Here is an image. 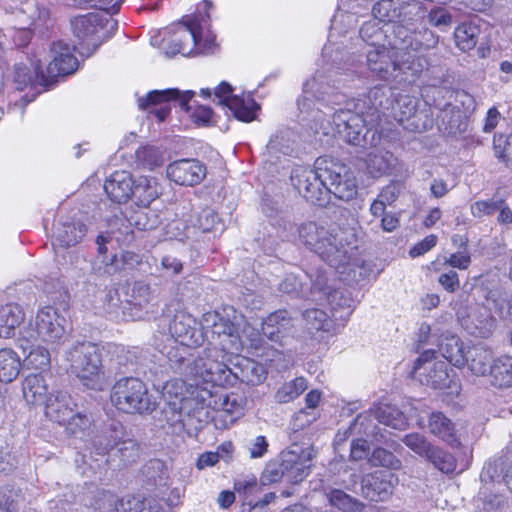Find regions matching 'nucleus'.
<instances>
[{"label": "nucleus", "mask_w": 512, "mask_h": 512, "mask_svg": "<svg viewBox=\"0 0 512 512\" xmlns=\"http://www.w3.org/2000/svg\"><path fill=\"white\" fill-rule=\"evenodd\" d=\"M385 92L380 87H374L368 92L369 105L365 99L352 100L344 108L332 112L323 111L319 103L317 114L314 116L319 128L317 132L324 135L338 134L344 141L352 145L366 144L368 124L377 120L379 109L383 106Z\"/></svg>", "instance_id": "f257e3e1"}, {"label": "nucleus", "mask_w": 512, "mask_h": 512, "mask_svg": "<svg viewBox=\"0 0 512 512\" xmlns=\"http://www.w3.org/2000/svg\"><path fill=\"white\" fill-rule=\"evenodd\" d=\"M163 397V414L175 434L198 429L208 417L206 408L211 405L212 394L207 388L188 387L183 380H171L163 387Z\"/></svg>", "instance_id": "f03ea898"}, {"label": "nucleus", "mask_w": 512, "mask_h": 512, "mask_svg": "<svg viewBox=\"0 0 512 512\" xmlns=\"http://www.w3.org/2000/svg\"><path fill=\"white\" fill-rule=\"evenodd\" d=\"M212 3L204 0L197 9V14L186 15L177 24L163 31L160 48L167 56L181 54L194 56L211 54L216 49V37L207 28L209 9Z\"/></svg>", "instance_id": "7ed1b4c3"}, {"label": "nucleus", "mask_w": 512, "mask_h": 512, "mask_svg": "<svg viewBox=\"0 0 512 512\" xmlns=\"http://www.w3.org/2000/svg\"><path fill=\"white\" fill-rule=\"evenodd\" d=\"M427 66L424 57L413 53H400L389 45L366 50V67L377 79L398 86L411 85Z\"/></svg>", "instance_id": "20e7f679"}, {"label": "nucleus", "mask_w": 512, "mask_h": 512, "mask_svg": "<svg viewBox=\"0 0 512 512\" xmlns=\"http://www.w3.org/2000/svg\"><path fill=\"white\" fill-rule=\"evenodd\" d=\"M281 225L282 237L290 240L297 231L300 241L330 266L339 268L348 263L349 252L343 231L326 228L316 222L303 223L296 228L292 222L282 220Z\"/></svg>", "instance_id": "39448f33"}, {"label": "nucleus", "mask_w": 512, "mask_h": 512, "mask_svg": "<svg viewBox=\"0 0 512 512\" xmlns=\"http://www.w3.org/2000/svg\"><path fill=\"white\" fill-rule=\"evenodd\" d=\"M68 371L77 377L86 388L102 391L108 385L103 369L101 351L97 344L77 340L64 353Z\"/></svg>", "instance_id": "423d86ee"}, {"label": "nucleus", "mask_w": 512, "mask_h": 512, "mask_svg": "<svg viewBox=\"0 0 512 512\" xmlns=\"http://www.w3.org/2000/svg\"><path fill=\"white\" fill-rule=\"evenodd\" d=\"M362 62L355 60L352 56H346L336 53L332 57V68L327 73L318 71L311 79L307 80L303 86V96L298 100V108L301 112H308L311 108L312 98L319 99L328 92L330 87H340L338 75L346 74L350 77H360L362 73Z\"/></svg>", "instance_id": "0eeeda50"}, {"label": "nucleus", "mask_w": 512, "mask_h": 512, "mask_svg": "<svg viewBox=\"0 0 512 512\" xmlns=\"http://www.w3.org/2000/svg\"><path fill=\"white\" fill-rule=\"evenodd\" d=\"M111 403L120 412L146 415L156 409L146 384L137 377H123L111 389Z\"/></svg>", "instance_id": "6e6552de"}, {"label": "nucleus", "mask_w": 512, "mask_h": 512, "mask_svg": "<svg viewBox=\"0 0 512 512\" xmlns=\"http://www.w3.org/2000/svg\"><path fill=\"white\" fill-rule=\"evenodd\" d=\"M223 357L222 351L216 348L205 349L193 357L185 368V376L195 384L187 386L200 388V382L217 386L232 384L233 371L220 360Z\"/></svg>", "instance_id": "1a4fd4ad"}, {"label": "nucleus", "mask_w": 512, "mask_h": 512, "mask_svg": "<svg viewBox=\"0 0 512 512\" xmlns=\"http://www.w3.org/2000/svg\"><path fill=\"white\" fill-rule=\"evenodd\" d=\"M223 357L222 351L216 348L205 349L193 357L185 368V376L195 384L187 386L200 388V382L217 386L232 384L233 371L220 360Z\"/></svg>", "instance_id": "9d476101"}, {"label": "nucleus", "mask_w": 512, "mask_h": 512, "mask_svg": "<svg viewBox=\"0 0 512 512\" xmlns=\"http://www.w3.org/2000/svg\"><path fill=\"white\" fill-rule=\"evenodd\" d=\"M65 322V318L59 314L56 308L44 306L38 309L35 317L20 330V335L26 341L60 344L66 335Z\"/></svg>", "instance_id": "9b49d317"}, {"label": "nucleus", "mask_w": 512, "mask_h": 512, "mask_svg": "<svg viewBox=\"0 0 512 512\" xmlns=\"http://www.w3.org/2000/svg\"><path fill=\"white\" fill-rule=\"evenodd\" d=\"M45 417L61 426L71 434L83 431L91 423V418L76 410L72 397L64 391H53L44 403Z\"/></svg>", "instance_id": "f8f14e48"}, {"label": "nucleus", "mask_w": 512, "mask_h": 512, "mask_svg": "<svg viewBox=\"0 0 512 512\" xmlns=\"http://www.w3.org/2000/svg\"><path fill=\"white\" fill-rule=\"evenodd\" d=\"M243 321L232 307L224 308L222 312L211 311L203 315L202 325L210 329L213 335L221 340L222 350L235 353L243 349L244 340L240 336V325Z\"/></svg>", "instance_id": "ddd939ff"}, {"label": "nucleus", "mask_w": 512, "mask_h": 512, "mask_svg": "<svg viewBox=\"0 0 512 512\" xmlns=\"http://www.w3.org/2000/svg\"><path fill=\"white\" fill-rule=\"evenodd\" d=\"M306 276L309 278L310 287L306 289V296L312 301L319 302L320 304H329L331 306L332 316H336L338 308H343L345 316L351 314L350 299L343 296V294L335 289L330 283L327 271L322 267H311Z\"/></svg>", "instance_id": "4468645a"}, {"label": "nucleus", "mask_w": 512, "mask_h": 512, "mask_svg": "<svg viewBox=\"0 0 512 512\" xmlns=\"http://www.w3.org/2000/svg\"><path fill=\"white\" fill-rule=\"evenodd\" d=\"M318 165L323 172L328 195L333 194L336 198L344 201H349L356 196V178L345 164L331 158L319 157Z\"/></svg>", "instance_id": "2eb2a0df"}, {"label": "nucleus", "mask_w": 512, "mask_h": 512, "mask_svg": "<svg viewBox=\"0 0 512 512\" xmlns=\"http://www.w3.org/2000/svg\"><path fill=\"white\" fill-rule=\"evenodd\" d=\"M193 95L192 91L181 93L178 89L153 90L147 93L146 96L139 97L137 103L139 109L148 111L155 115L159 122H163L170 114V101H178L183 110L189 111L191 109L189 101Z\"/></svg>", "instance_id": "dca6fc26"}, {"label": "nucleus", "mask_w": 512, "mask_h": 512, "mask_svg": "<svg viewBox=\"0 0 512 512\" xmlns=\"http://www.w3.org/2000/svg\"><path fill=\"white\" fill-rule=\"evenodd\" d=\"M433 350L424 351L415 362L413 373L422 384L434 389H446L453 382L449 373V365L443 360H434Z\"/></svg>", "instance_id": "f3484780"}, {"label": "nucleus", "mask_w": 512, "mask_h": 512, "mask_svg": "<svg viewBox=\"0 0 512 512\" xmlns=\"http://www.w3.org/2000/svg\"><path fill=\"white\" fill-rule=\"evenodd\" d=\"M294 187L308 201L323 206L328 201V190L323 172L319 169L318 158L314 168L296 169L291 176Z\"/></svg>", "instance_id": "a211bd4d"}, {"label": "nucleus", "mask_w": 512, "mask_h": 512, "mask_svg": "<svg viewBox=\"0 0 512 512\" xmlns=\"http://www.w3.org/2000/svg\"><path fill=\"white\" fill-rule=\"evenodd\" d=\"M116 22L103 12H92L74 17L71 27L74 35L80 40H88L95 36L100 42L106 40L116 28Z\"/></svg>", "instance_id": "6ab92c4d"}, {"label": "nucleus", "mask_w": 512, "mask_h": 512, "mask_svg": "<svg viewBox=\"0 0 512 512\" xmlns=\"http://www.w3.org/2000/svg\"><path fill=\"white\" fill-rule=\"evenodd\" d=\"M422 11L419 1L400 2L399 0H380L372 8L373 19L383 24H394L396 21L409 22Z\"/></svg>", "instance_id": "aec40b11"}, {"label": "nucleus", "mask_w": 512, "mask_h": 512, "mask_svg": "<svg viewBox=\"0 0 512 512\" xmlns=\"http://www.w3.org/2000/svg\"><path fill=\"white\" fill-rule=\"evenodd\" d=\"M397 483V476L390 470H376L362 478L361 491L371 501H384L392 495Z\"/></svg>", "instance_id": "412c9836"}, {"label": "nucleus", "mask_w": 512, "mask_h": 512, "mask_svg": "<svg viewBox=\"0 0 512 512\" xmlns=\"http://www.w3.org/2000/svg\"><path fill=\"white\" fill-rule=\"evenodd\" d=\"M169 335L167 340L173 344L200 345L203 341L196 319L183 311L177 312L169 322Z\"/></svg>", "instance_id": "4be33fe9"}, {"label": "nucleus", "mask_w": 512, "mask_h": 512, "mask_svg": "<svg viewBox=\"0 0 512 512\" xmlns=\"http://www.w3.org/2000/svg\"><path fill=\"white\" fill-rule=\"evenodd\" d=\"M169 180L181 186L199 184L206 176V167L197 159L185 158L170 163L166 168Z\"/></svg>", "instance_id": "5701e85b"}, {"label": "nucleus", "mask_w": 512, "mask_h": 512, "mask_svg": "<svg viewBox=\"0 0 512 512\" xmlns=\"http://www.w3.org/2000/svg\"><path fill=\"white\" fill-rule=\"evenodd\" d=\"M74 46L59 40L51 45V61L47 66V77L56 78L72 74L78 67V60L74 55Z\"/></svg>", "instance_id": "b1692460"}, {"label": "nucleus", "mask_w": 512, "mask_h": 512, "mask_svg": "<svg viewBox=\"0 0 512 512\" xmlns=\"http://www.w3.org/2000/svg\"><path fill=\"white\" fill-rule=\"evenodd\" d=\"M86 233L87 228L84 223L71 218H62L54 227L53 247L58 252L60 248L76 246L84 239Z\"/></svg>", "instance_id": "393cba45"}, {"label": "nucleus", "mask_w": 512, "mask_h": 512, "mask_svg": "<svg viewBox=\"0 0 512 512\" xmlns=\"http://www.w3.org/2000/svg\"><path fill=\"white\" fill-rule=\"evenodd\" d=\"M427 427L433 436L437 437L452 448H459L462 445V435L456 424L443 412L435 411L430 413Z\"/></svg>", "instance_id": "a878e982"}, {"label": "nucleus", "mask_w": 512, "mask_h": 512, "mask_svg": "<svg viewBox=\"0 0 512 512\" xmlns=\"http://www.w3.org/2000/svg\"><path fill=\"white\" fill-rule=\"evenodd\" d=\"M125 436L126 431L122 423L113 420L93 436L91 440L92 450L97 455H106L113 451Z\"/></svg>", "instance_id": "bb28decb"}, {"label": "nucleus", "mask_w": 512, "mask_h": 512, "mask_svg": "<svg viewBox=\"0 0 512 512\" xmlns=\"http://www.w3.org/2000/svg\"><path fill=\"white\" fill-rule=\"evenodd\" d=\"M134 181L127 171H116L106 179L104 190L111 201L125 203L133 196Z\"/></svg>", "instance_id": "cd10ccee"}, {"label": "nucleus", "mask_w": 512, "mask_h": 512, "mask_svg": "<svg viewBox=\"0 0 512 512\" xmlns=\"http://www.w3.org/2000/svg\"><path fill=\"white\" fill-rule=\"evenodd\" d=\"M311 458V452L308 450H302L300 453L295 450L284 452L287 481L298 483L307 477L311 468Z\"/></svg>", "instance_id": "c85d7f7f"}, {"label": "nucleus", "mask_w": 512, "mask_h": 512, "mask_svg": "<svg viewBox=\"0 0 512 512\" xmlns=\"http://www.w3.org/2000/svg\"><path fill=\"white\" fill-rule=\"evenodd\" d=\"M22 394L30 406L43 405L49 398V385L41 373H31L22 381Z\"/></svg>", "instance_id": "c756f323"}, {"label": "nucleus", "mask_w": 512, "mask_h": 512, "mask_svg": "<svg viewBox=\"0 0 512 512\" xmlns=\"http://www.w3.org/2000/svg\"><path fill=\"white\" fill-rule=\"evenodd\" d=\"M25 313L18 304H6L0 308V337L11 338L23 323Z\"/></svg>", "instance_id": "7c9ffc66"}, {"label": "nucleus", "mask_w": 512, "mask_h": 512, "mask_svg": "<svg viewBox=\"0 0 512 512\" xmlns=\"http://www.w3.org/2000/svg\"><path fill=\"white\" fill-rule=\"evenodd\" d=\"M390 24H383L375 19L366 21L359 30V35L366 43L367 49L388 45Z\"/></svg>", "instance_id": "2f4dec72"}, {"label": "nucleus", "mask_w": 512, "mask_h": 512, "mask_svg": "<svg viewBox=\"0 0 512 512\" xmlns=\"http://www.w3.org/2000/svg\"><path fill=\"white\" fill-rule=\"evenodd\" d=\"M372 416L379 422L396 430L408 427V419L396 406L380 404L371 410Z\"/></svg>", "instance_id": "473e14b6"}, {"label": "nucleus", "mask_w": 512, "mask_h": 512, "mask_svg": "<svg viewBox=\"0 0 512 512\" xmlns=\"http://www.w3.org/2000/svg\"><path fill=\"white\" fill-rule=\"evenodd\" d=\"M465 358L466 365L475 376H485L492 365V352L481 345L469 348Z\"/></svg>", "instance_id": "72a5a7b5"}, {"label": "nucleus", "mask_w": 512, "mask_h": 512, "mask_svg": "<svg viewBox=\"0 0 512 512\" xmlns=\"http://www.w3.org/2000/svg\"><path fill=\"white\" fill-rule=\"evenodd\" d=\"M227 108L233 113L236 119L243 122H251L256 118V111L259 105L251 94L235 95L228 102Z\"/></svg>", "instance_id": "f704fd0d"}, {"label": "nucleus", "mask_w": 512, "mask_h": 512, "mask_svg": "<svg viewBox=\"0 0 512 512\" xmlns=\"http://www.w3.org/2000/svg\"><path fill=\"white\" fill-rule=\"evenodd\" d=\"M293 326V320L287 310L271 313L262 323L263 334L271 340H277L280 333L286 332Z\"/></svg>", "instance_id": "c9c22d12"}, {"label": "nucleus", "mask_w": 512, "mask_h": 512, "mask_svg": "<svg viewBox=\"0 0 512 512\" xmlns=\"http://www.w3.org/2000/svg\"><path fill=\"white\" fill-rule=\"evenodd\" d=\"M196 345L173 344L168 342L160 351L166 355L171 368L185 376V368L193 356L189 353L191 347Z\"/></svg>", "instance_id": "e433bc0d"}, {"label": "nucleus", "mask_w": 512, "mask_h": 512, "mask_svg": "<svg viewBox=\"0 0 512 512\" xmlns=\"http://www.w3.org/2000/svg\"><path fill=\"white\" fill-rule=\"evenodd\" d=\"M400 22L390 24L391 30L388 33V45L400 53H412L415 31H412Z\"/></svg>", "instance_id": "4c0bfd02"}, {"label": "nucleus", "mask_w": 512, "mask_h": 512, "mask_svg": "<svg viewBox=\"0 0 512 512\" xmlns=\"http://www.w3.org/2000/svg\"><path fill=\"white\" fill-rule=\"evenodd\" d=\"M490 383L497 388L512 387V357L501 356L490 366Z\"/></svg>", "instance_id": "58836bf2"}, {"label": "nucleus", "mask_w": 512, "mask_h": 512, "mask_svg": "<svg viewBox=\"0 0 512 512\" xmlns=\"http://www.w3.org/2000/svg\"><path fill=\"white\" fill-rule=\"evenodd\" d=\"M13 82L18 90H23L29 84L46 85L48 82L47 75L41 70L39 64L34 66V72L24 64H16L14 67Z\"/></svg>", "instance_id": "ea45409f"}, {"label": "nucleus", "mask_w": 512, "mask_h": 512, "mask_svg": "<svg viewBox=\"0 0 512 512\" xmlns=\"http://www.w3.org/2000/svg\"><path fill=\"white\" fill-rule=\"evenodd\" d=\"M21 367L22 362L16 351L11 348H3L0 350L1 382H12L18 377Z\"/></svg>", "instance_id": "a19ab883"}, {"label": "nucleus", "mask_w": 512, "mask_h": 512, "mask_svg": "<svg viewBox=\"0 0 512 512\" xmlns=\"http://www.w3.org/2000/svg\"><path fill=\"white\" fill-rule=\"evenodd\" d=\"M242 362L239 373L233 371L232 384L239 379L241 382L254 386L266 379V372L261 364L249 359H243Z\"/></svg>", "instance_id": "79ce46f5"}, {"label": "nucleus", "mask_w": 512, "mask_h": 512, "mask_svg": "<svg viewBox=\"0 0 512 512\" xmlns=\"http://www.w3.org/2000/svg\"><path fill=\"white\" fill-rule=\"evenodd\" d=\"M443 357L456 367L466 365L465 350L462 341L456 336L446 337L440 345Z\"/></svg>", "instance_id": "37998d69"}, {"label": "nucleus", "mask_w": 512, "mask_h": 512, "mask_svg": "<svg viewBox=\"0 0 512 512\" xmlns=\"http://www.w3.org/2000/svg\"><path fill=\"white\" fill-rule=\"evenodd\" d=\"M133 196L144 206L161 194V188L154 178L140 177L133 185Z\"/></svg>", "instance_id": "c03bdc74"}, {"label": "nucleus", "mask_w": 512, "mask_h": 512, "mask_svg": "<svg viewBox=\"0 0 512 512\" xmlns=\"http://www.w3.org/2000/svg\"><path fill=\"white\" fill-rule=\"evenodd\" d=\"M136 163L138 166L153 170L164 163L163 152L154 146H142L135 152Z\"/></svg>", "instance_id": "a18cd8bd"}, {"label": "nucleus", "mask_w": 512, "mask_h": 512, "mask_svg": "<svg viewBox=\"0 0 512 512\" xmlns=\"http://www.w3.org/2000/svg\"><path fill=\"white\" fill-rule=\"evenodd\" d=\"M307 381L303 377H297L284 383L275 393V400L279 403H288L296 399L307 389Z\"/></svg>", "instance_id": "49530a36"}, {"label": "nucleus", "mask_w": 512, "mask_h": 512, "mask_svg": "<svg viewBox=\"0 0 512 512\" xmlns=\"http://www.w3.org/2000/svg\"><path fill=\"white\" fill-rule=\"evenodd\" d=\"M129 223L140 231H148L157 228L160 219L155 211L144 207L130 216Z\"/></svg>", "instance_id": "de8ad7c7"}, {"label": "nucleus", "mask_w": 512, "mask_h": 512, "mask_svg": "<svg viewBox=\"0 0 512 512\" xmlns=\"http://www.w3.org/2000/svg\"><path fill=\"white\" fill-rule=\"evenodd\" d=\"M327 498L331 506L343 512H358L362 509V504L357 499L339 489L331 490Z\"/></svg>", "instance_id": "09e8293b"}, {"label": "nucleus", "mask_w": 512, "mask_h": 512, "mask_svg": "<svg viewBox=\"0 0 512 512\" xmlns=\"http://www.w3.org/2000/svg\"><path fill=\"white\" fill-rule=\"evenodd\" d=\"M478 28L471 24H461L454 31L455 43L462 51H469L477 44Z\"/></svg>", "instance_id": "8fccbe9b"}, {"label": "nucleus", "mask_w": 512, "mask_h": 512, "mask_svg": "<svg viewBox=\"0 0 512 512\" xmlns=\"http://www.w3.org/2000/svg\"><path fill=\"white\" fill-rule=\"evenodd\" d=\"M427 460L431 462L435 468L445 474L453 473L457 466L454 456L436 445Z\"/></svg>", "instance_id": "3c124183"}, {"label": "nucleus", "mask_w": 512, "mask_h": 512, "mask_svg": "<svg viewBox=\"0 0 512 512\" xmlns=\"http://www.w3.org/2000/svg\"><path fill=\"white\" fill-rule=\"evenodd\" d=\"M493 151L500 162L508 168H512V133L508 136L495 134L493 137Z\"/></svg>", "instance_id": "603ef678"}, {"label": "nucleus", "mask_w": 512, "mask_h": 512, "mask_svg": "<svg viewBox=\"0 0 512 512\" xmlns=\"http://www.w3.org/2000/svg\"><path fill=\"white\" fill-rule=\"evenodd\" d=\"M403 443L418 456L428 459L435 445H433L425 435L412 432L406 434Z\"/></svg>", "instance_id": "864d4df0"}, {"label": "nucleus", "mask_w": 512, "mask_h": 512, "mask_svg": "<svg viewBox=\"0 0 512 512\" xmlns=\"http://www.w3.org/2000/svg\"><path fill=\"white\" fill-rule=\"evenodd\" d=\"M24 363L31 369L49 370L51 365L50 352L41 345L33 346L25 357Z\"/></svg>", "instance_id": "5fc2aeb1"}, {"label": "nucleus", "mask_w": 512, "mask_h": 512, "mask_svg": "<svg viewBox=\"0 0 512 512\" xmlns=\"http://www.w3.org/2000/svg\"><path fill=\"white\" fill-rule=\"evenodd\" d=\"M417 101L409 95H400L392 106L393 116L398 122H404L415 116Z\"/></svg>", "instance_id": "6e6d98bb"}, {"label": "nucleus", "mask_w": 512, "mask_h": 512, "mask_svg": "<svg viewBox=\"0 0 512 512\" xmlns=\"http://www.w3.org/2000/svg\"><path fill=\"white\" fill-rule=\"evenodd\" d=\"M155 297L151 287L144 282H135L131 288L130 304L140 308H147L154 301Z\"/></svg>", "instance_id": "4d7b16f0"}, {"label": "nucleus", "mask_w": 512, "mask_h": 512, "mask_svg": "<svg viewBox=\"0 0 512 512\" xmlns=\"http://www.w3.org/2000/svg\"><path fill=\"white\" fill-rule=\"evenodd\" d=\"M112 455L118 457L123 465H127L139 457V446L126 435L112 451Z\"/></svg>", "instance_id": "13d9d810"}, {"label": "nucleus", "mask_w": 512, "mask_h": 512, "mask_svg": "<svg viewBox=\"0 0 512 512\" xmlns=\"http://www.w3.org/2000/svg\"><path fill=\"white\" fill-rule=\"evenodd\" d=\"M140 262H141V257L139 254L131 252V251H124L119 256L114 255L111 258L109 263H105V265H106L105 273L113 274L121 269L133 268L134 266L138 265Z\"/></svg>", "instance_id": "bf43d9fd"}, {"label": "nucleus", "mask_w": 512, "mask_h": 512, "mask_svg": "<svg viewBox=\"0 0 512 512\" xmlns=\"http://www.w3.org/2000/svg\"><path fill=\"white\" fill-rule=\"evenodd\" d=\"M439 37L429 29L415 31L412 52L428 51L437 46Z\"/></svg>", "instance_id": "052dcab7"}, {"label": "nucleus", "mask_w": 512, "mask_h": 512, "mask_svg": "<svg viewBox=\"0 0 512 512\" xmlns=\"http://www.w3.org/2000/svg\"><path fill=\"white\" fill-rule=\"evenodd\" d=\"M303 317L309 329L316 331H327L330 328V319L328 314L320 309H308L303 313Z\"/></svg>", "instance_id": "680f3d73"}, {"label": "nucleus", "mask_w": 512, "mask_h": 512, "mask_svg": "<svg viewBox=\"0 0 512 512\" xmlns=\"http://www.w3.org/2000/svg\"><path fill=\"white\" fill-rule=\"evenodd\" d=\"M216 408L228 414H241L243 410L242 400L235 394H222L215 402Z\"/></svg>", "instance_id": "e2e57ef3"}, {"label": "nucleus", "mask_w": 512, "mask_h": 512, "mask_svg": "<svg viewBox=\"0 0 512 512\" xmlns=\"http://www.w3.org/2000/svg\"><path fill=\"white\" fill-rule=\"evenodd\" d=\"M370 462L373 465H381L390 469H399L401 467L400 459L383 448H377L373 451Z\"/></svg>", "instance_id": "0e129e2a"}, {"label": "nucleus", "mask_w": 512, "mask_h": 512, "mask_svg": "<svg viewBox=\"0 0 512 512\" xmlns=\"http://www.w3.org/2000/svg\"><path fill=\"white\" fill-rule=\"evenodd\" d=\"M429 23L443 31L447 30L453 22L450 12L443 7H435L428 14Z\"/></svg>", "instance_id": "69168bd1"}, {"label": "nucleus", "mask_w": 512, "mask_h": 512, "mask_svg": "<svg viewBox=\"0 0 512 512\" xmlns=\"http://www.w3.org/2000/svg\"><path fill=\"white\" fill-rule=\"evenodd\" d=\"M286 467L284 466V453H282V460L280 463H270L266 466L262 481L264 484L276 483L286 478Z\"/></svg>", "instance_id": "338daca9"}, {"label": "nucleus", "mask_w": 512, "mask_h": 512, "mask_svg": "<svg viewBox=\"0 0 512 512\" xmlns=\"http://www.w3.org/2000/svg\"><path fill=\"white\" fill-rule=\"evenodd\" d=\"M116 512H151L145 500L132 498L120 500L116 505Z\"/></svg>", "instance_id": "774afa93"}]
</instances>
